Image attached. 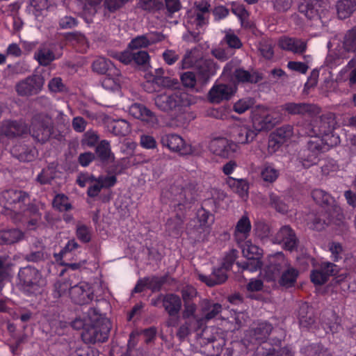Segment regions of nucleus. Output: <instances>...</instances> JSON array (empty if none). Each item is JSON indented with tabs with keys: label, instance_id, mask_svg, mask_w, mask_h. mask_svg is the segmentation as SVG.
Wrapping results in <instances>:
<instances>
[{
	"label": "nucleus",
	"instance_id": "f257e3e1",
	"mask_svg": "<svg viewBox=\"0 0 356 356\" xmlns=\"http://www.w3.org/2000/svg\"><path fill=\"white\" fill-rule=\"evenodd\" d=\"M337 125L335 115L329 113L323 116L320 121L318 129L312 128L306 134L309 136L307 149L300 154V162L304 168H309L318 161L320 152L327 150L340 143L339 136L334 133Z\"/></svg>",
	"mask_w": 356,
	"mask_h": 356
},
{
	"label": "nucleus",
	"instance_id": "f03ea898",
	"mask_svg": "<svg viewBox=\"0 0 356 356\" xmlns=\"http://www.w3.org/2000/svg\"><path fill=\"white\" fill-rule=\"evenodd\" d=\"M29 201L28 194L18 190H8L4 191L0 198V204L3 208V213L10 216L15 221H25L29 218L28 228L34 229L40 219L39 211L44 207L43 204L27 207Z\"/></svg>",
	"mask_w": 356,
	"mask_h": 356
},
{
	"label": "nucleus",
	"instance_id": "7ed1b4c3",
	"mask_svg": "<svg viewBox=\"0 0 356 356\" xmlns=\"http://www.w3.org/2000/svg\"><path fill=\"white\" fill-rule=\"evenodd\" d=\"M72 326L76 330L83 329L81 337L87 343L104 342L108 338L111 321L94 308L88 309L87 316L76 318Z\"/></svg>",
	"mask_w": 356,
	"mask_h": 356
},
{
	"label": "nucleus",
	"instance_id": "20e7f679",
	"mask_svg": "<svg viewBox=\"0 0 356 356\" xmlns=\"http://www.w3.org/2000/svg\"><path fill=\"white\" fill-rule=\"evenodd\" d=\"M184 68L194 67L197 70V77L191 72L184 73L181 80L186 87L193 88L197 83L205 84L213 76L218 67L210 59L202 58L199 49L195 48L187 53L182 60Z\"/></svg>",
	"mask_w": 356,
	"mask_h": 356
},
{
	"label": "nucleus",
	"instance_id": "39448f33",
	"mask_svg": "<svg viewBox=\"0 0 356 356\" xmlns=\"http://www.w3.org/2000/svg\"><path fill=\"white\" fill-rule=\"evenodd\" d=\"M260 275L267 282H275L280 277V284L289 288L295 284L298 272L289 265L283 253L278 252L268 256V264L261 271Z\"/></svg>",
	"mask_w": 356,
	"mask_h": 356
},
{
	"label": "nucleus",
	"instance_id": "423d86ee",
	"mask_svg": "<svg viewBox=\"0 0 356 356\" xmlns=\"http://www.w3.org/2000/svg\"><path fill=\"white\" fill-rule=\"evenodd\" d=\"M209 5L207 1H201L197 5L196 9L188 13L186 21V28L188 33L183 38L185 40H197L198 35L203 31L207 24V13Z\"/></svg>",
	"mask_w": 356,
	"mask_h": 356
},
{
	"label": "nucleus",
	"instance_id": "0eeeda50",
	"mask_svg": "<svg viewBox=\"0 0 356 356\" xmlns=\"http://www.w3.org/2000/svg\"><path fill=\"white\" fill-rule=\"evenodd\" d=\"M312 197L316 203L329 207V216L330 217L329 223L334 225L339 232L347 229V225L344 221L341 209L337 205L332 197L324 191L316 189L312 192Z\"/></svg>",
	"mask_w": 356,
	"mask_h": 356
},
{
	"label": "nucleus",
	"instance_id": "6e6552de",
	"mask_svg": "<svg viewBox=\"0 0 356 356\" xmlns=\"http://www.w3.org/2000/svg\"><path fill=\"white\" fill-rule=\"evenodd\" d=\"M22 290L28 296L41 293L44 280L40 273L35 268L26 266L19 270L18 273Z\"/></svg>",
	"mask_w": 356,
	"mask_h": 356
},
{
	"label": "nucleus",
	"instance_id": "1a4fd4ad",
	"mask_svg": "<svg viewBox=\"0 0 356 356\" xmlns=\"http://www.w3.org/2000/svg\"><path fill=\"white\" fill-rule=\"evenodd\" d=\"M156 106L162 111H169L177 106L186 107L193 104L191 95L186 92H165L154 98Z\"/></svg>",
	"mask_w": 356,
	"mask_h": 356
},
{
	"label": "nucleus",
	"instance_id": "9d476101",
	"mask_svg": "<svg viewBox=\"0 0 356 356\" xmlns=\"http://www.w3.org/2000/svg\"><path fill=\"white\" fill-rule=\"evenodd\" d=\"M241 249L243 256L248 259V261L243 266L239 263L237 265L243 270L254 273L261 268V259L263 256V250L257 245L252 243L250 240H246L238 245Z\"/></svg>",
	"mask_w": 356,
	"mask_h": 356
},
{
	"label": "nucleus",
	"instance_id": "9b49d317",
	"mask_svg": "<svg viewBox=\"0 0 356 356\" xmlns=\"http://www.w3.org/2000/svg\"><path fill=\"white\" fill-rule=\"evenodd\" d=\"M215 220L214 216L204 208L197 210L196 217L193 220V229H190V234L194 235L197 241L204 240L209 234L211 228Z\"/></svg>",
	"mask_w": 356,
	"mask_h": 356
},
{
	"label": "nucleus",
	"instance_id": "f8f14e48",
	"mask_svg": "<svg viewBox=\"0 0 356 356\" xmlns=\"http://www.w3.org/2000/svg\"><path fill=\"white\" fill-rule=\"evenodd\" d=\"M156 333V330L153 327L143 330L141 332L133 331L129 337L127 350L118 346H113L111 350V356H138L132 353V348L136 345L138 336L143 334L145 342L149 343L155 338Z\"/></svg>",
	"mask_w": 356,
	"mask_h": 356
},
{
	"label": "nucleus",
	"instance_id": "ddd939ff",
	"mask_svg": "<svg viewBox=\"0 0 356 356\" xmlns=\"http://www.w3.org/2000/svg\"><path fill=\"white\" fill-rule=\"evenodd\" d=\"M27 131L22 121H4L0 128V148L6 147L8 140L22 136Z\"/></svg>",
	"mask_w": 356,
	"mask_h": 356
},
{
	"label": "nucleus",
	"instance_id": "4468645a",
	"mask_svg": "<svg viewBox=\"0 0 356 356\" xmlns=\"http://www.w3.org/2000/svg\"><path fill=\"white\" fill-rule=\"evenodd\" d=\"M52 122L50 118L39 115L32 120L30 132L38 142L44 143L51 134Z\"/></svg>",
	"mask_w": 356,
	"mask_h": 356
},
{
	"label": "nucleus",
	"instance_id": "2eb2a0df",
	"mask_svg": "<svg viewBox=\"0 0 356 356\" xmlns=\"http://www.w3.org/2000/svg\"><path fill=\"white\" fill-rule=\"evenodd\" d=\"M129 112L131 115L140 120L147 127L156 129L159 127V119L156 113L143 104L139 103L131 104Z\"/></svg>",
	"mask_w": 356,
	"mask_h": 356
},
{
	"label": "nucleus",
	"instance_id": "dca6fc26",
	"mask_svg": "<svg viewBox=\"0 0 356 356\" xmlns=\"http://www.w3.org/2000/svg\"><path fill=\"white\" fill-rule=\"evenodd\" d=\"M209 147L213 154L225 159L233 156L240 149L237 143L225 138L213 139L210 142Z\"/></svg>",
	"mask_w": 356,
	"mask_h": 356
},
{
	"label": "nucleus",
	"instance_id": "f3484780",
	"mask_svg": "<svg viewBox=\"0 0 356 356\" xmlns=\"http://www.w3.org/2000/svg\"><path fill=\"white\" fill-rule=\"evenodd\" d=\"M278 122L279 120L273 118L263 106H257L252 112V124L257 131L270 129Z\"/></svg>",
	"mask_w": 356,
	"mask_h": 356
},
{
	"label": "nucleus",
	"instance_id": "a211bd4d",
	"mask_svg": "<svg viewBox=\"0 0 356 356\" xmlns=\"http://www.w3.org/2000/svg\"><path fill=\"white\" fill-rule=\"evenodd\" d=\"M161 143L170 151L177 152L183 155L192 153L191 145L185 143L184 139L175 134H165L161 136Z\"/></svg>",
	"mask_w": 356,
	"mask_h": 356
},
{
	"label": "nucleus",
	"instance_id": "6ab92c4d",
	"mask_svg": "<svg viewBox=\"0 0 356 356\" xmlns=\"http://www.w3.org/2000/svg\"><path fill=\"white\" fill-rule=\"evenodd\" d=\"M43 85V78L35 75L20 81L16 88L19 95L28 96L38 93L42 90Z\"/></svg>",
	"mask_w": 356,
	"mask_h": 356
},
{
	"label": "nucleus",
	"instance_id": "aec40b11",
	"mask_svg": "<svg viewBox=\"0 0 356 356\" xmlns=\"http://www.w3.org/2000/svg\"><path fill=\"white\" fill-rule=\"evenodd\" d=\"M83 10L89 15H95L100 8L103 0H83ZM128 0H104L105 8L111 12H113L122 7Z\"/></svg>",
	"mask_w": 356,
	"mask_h": 356
},
{
	"label": "nucleus",
	"instance_id": "412c9836",
	"mask_svg": "<svg viewBox=\"0 0 356 356\" xmlns=\"http://www.w3.org/2000/svg\"><path fill=\"white\" fill-rule=\"evenodd\" d=\"M236 87L231 84H215L209 92V99L212 103L227 100L236 92Z\"/></svg>",
	"mask_w": 356,
	"mask_h": 356
},
{
	"label": "nucleus",
	"instance_id": "4be33fe9",
	"mask_svg": "<svg viewBox=\"0 0 356 356\" xmlns=\"http://www.w3.org/2000/svg\"><path fill=\"white\" fill-rule=\"evenodd\" d=\"M338 272L336 265L330 262H323L319 270H313L311 273V280L316 285L323 284L329 276L335 275Z\"/></svg>",
	"mask_w": 356,
	"mask_h": 356
},
{
	"label": "nucleus",
	"instance_id": "5701e85b",
	"mask_svg": "<svg viewBox=\"0 0 356 356\" xmlns=\"http://www.w3.org/2000/svg\"><path fill=\"white\" fill-rule=\"evenodd\" d=\"M282 109L291 115H314L319 113V108L305 103L289 102L282 106Z\"/></svg>",
	"mask_w": 356,
	"mask_h": 356
},
{
	"label": "nucleus",
	"instance_id": "b1692460",
	"mask_svg": "<svg viewBox=\"0 0 356 356\" xmlns=\"http://www.w3.org/2000/svg\"><path fill=\"white\" fill-rule=\"evenodd\" d=\"M273 243L282 244L284 248L292 250L296 245L297 240L293 230L289 226H284L276 234Z\"/></svg>",
	"mask_w": 356,
	"mask_h": 356
},
{
	"label": "nucleus",
	"instance_id": "393cba45",
	"mask_svg": "<svg viewBox=\"0 0 356 356\" xmlns=\"http://www.w3.org/2000/svg\"><path fill=\"white\" fill-rule=\"evenodd\" d=\"M252 225L249 217L244 214L238 220L234 233V240L238 245L248 240L251 231Z\"/></svg>",
	"mask_w": 356,
	"mask_h": 356
},
{
	"label": "nucleus",
	"instance_id": "a878e982",
	"mask_svg": "<svg viewBox=\"0 0 356 356\" xmlns=\"http://www.w3.org/2000/svg\"><path fill=\"white\" fill-rule=\"evenodd\" d=\"M324 0H302L299 11L309 19H319L321 14L318 8L322 7Z\"/></svg>",
	"mask_w": 356,
	"mask_h": 356
},
{
	"label": "nucleus",
	"instance_id": "bb28decb",
	"mask_svg": "<svg viewBox=\"0 0 356 356\" xmlns=\"http://www.w3.org/2000/svg\"><path fill=\"white\" fill-rule=\"evenodd\" d=\"M55 48L56 47L53 44L42 45L35 53L34 57L40 65H48L61 55L60 53L54 51Z\"/></svg>",
	"mask_w": 356,
	"mask_h": 356
},
{
	"label": "nucleus",
	"instance_id": "cd10ccee",
	"mask_svg": "<svg viewBox=\"0 0 356 356\" xmlns=\"http://www.w3.org/2000/svg\"><path fill=\"white\" fill-rule=\"evenodd\" d=\"M271 330V325L266 322H259L248 332L244 341L250 343H253L256 341H261L269 335Z\"/></svg>",
	"mask_w": 356,
	"mask_h": 356
},
{
	"label": "nucleus",
	"instance_id": "c85d7f7f",
	"mask_svg": "<svg viewBox=\"0 0 356 356\" xmlns=\"http://www.w3.org/2000/svg\"><path fill=\"white\" fill-rule=\"evenodd\" d=\"M279 46L284 50L291 51L294 54H302L307 49L306 42L298 38L282 37L279 40Z\"/></svg>",
	"mask_w": 356,
	"mask_h": 356
},
{
	"label": "nucleus",
	"instance_id": "c756f323",
	"mask_svg": "<svg viewBox=\"0 0 356 356\" xmlns=\"http://www.w3.org/2000/svg\"><path fill=\"white\" fill-rule=\"evenodd\" d=\"M227 270L228 269H225L222 266L221 268H214L212 273L209 276L198 273L197 277L200 281L205 283L207 286H213L226 281L227 278L226 270Z\"/></svg>",
	"mask_w": 356,
	"mask_h": 356
},
{
	"label": "nucleus",
	"instance_id": "7c9ffc66",
	"mask_svg": "<svg viewBox=\"0 0 356 356\" xmlns=\"http://www.w3.org/2000/svg\"><path fill=\"white\" fill-rule=\"evenodd\" d=\"M51 6V5L48 0H31L27 7V10L37 20L40 21L47 15Z\"/></svg>",
	"mask_w": 356,
	"mask_h": 356
},
{
	"label": "nucleus",
	"instance_id": "2f4dec72",
	"mask_svg": "<svg viewBox=\"0 0 356 356\" xmlns=\"http://www.w3.org/2000/svg\"><path fill=\"white\" fill-rule=\"evenodd\" d=\"M225 183L234 193L242 199L245 200L248 197L249 184L245 179L227 177Z\"/></svg>",
	"mask_w": 356,
	"mask_h": 356
},
{
	"label": "nucleus",
	"instance_id": "473e14b6",
	"mask_svg": "<svg viewBox=\"0 0 356 356\" xmlns=\"http://www.w3.org/2000/svg\"><path fill=\"white\" fill-rule=\"evenodd\" d=\"M201 318H203V324L207 321L214 318L221 312V305L218 303H211L208 300H203L201 303Z\"/></svg>",
	"mask_w": 356,
	"mask_h": 356
},
{
	"label": "nucleus",
	"instance_id": "72a5a7b5",
	"mask_svg": "<svg viewBox=\"0 0 356 356\" xmlns=\"http://www.w3.org/2000/svg\"><path fill=\"white\" fill-rule=\"evenodd\" d=\"M257 131L252 130L245 125L238 127L236 129L234 137L236 140V143L246 144L252 142L257 136Z\"/></svg>",
	"mask_w": 356,
	"mask_h": 356
},
{
	"label": "nucleus",
	"instance_id": "f704fd0d",
	"mask_svg": "<svg viewBox=\"0 0 356 356\" xmlns=\"http://www.w3.org/2000/svg\"><path fill=\"white\" fill-rule=\"evenodd\" d=\"M108 130L115 136H126L130 131L129 123L125 120H113L107 123Z\"/></svg>",
	"mask_w": 356,
	"mask_h": 356
},
{
	"label": "nucleus",
	"instance_id": "c9c22d12",
	"mask_svg": "<svg viewBox=\"0 0 356 356\" xmlns=\"http://www.w3.org/2000/svg\"><path fill=\"white\" fill-rule=\"evenodd\" d=\"M121 83V75L120 70L113 69V70L104 78L102 85L104 88L110 91L118 90Z\"/></svg>",
	"mask_w": 356,
	"mask_h": 356
},
{
	"label": "nucleus",
	"instance_id": "e433bc0d",
	"mask_svg": "<svg viewBox=\"0 0 356 356\" xmlns=\"http://www.w3.org/2000/svg\"><path fill=\"white\" fill-rule=\"evenodd\" d=\"M164 282L163 277H152L140 280L134 288V292L138 293L143 290L145 286L152 291H158Z\"/></svg>",
	"mask_w": 356,
	"mask_h": 356
},
{
	"label": "nucleus",
	"instance_id": "4c0bfd02",
	"mask_svg": "<svg viewBox=\"0 0 356 356\" xmlns=\"http://www.w3.org/2000/svg\"><path fill=\"white\" fill-rule=\"evenodd\" d=\"M163 304L169 315L175 316L178 314L181 309V301L179 296L169 294L164 297Z\"/></svg>",
	"mask_w": 356,
	"mask_h": 356
},
{
	"label": "nucleus",
	"instance_id": "58836bf2",
	"mask_svg": "<svg viewBox=\"0 0 356 356\" xmlns=\"http://www.w3.org/2000/svg\"><path fill=\"white\" fill-rule=\"evenodd\" d=\"M321 326L326 334H334L338 332L341 329L339 317L333 312L327 314V316L323 320Z\"/></svg>",
	"mask_w": 356,
	"mask_h": 356
},
{
	"label": "nucleus",
	"instance_id": "ea45409f",
	"mask_svg": "<svg viewBox=\"0 0 356 356\" xmlns=\"http://www.w3.org/2000/svg\"><path fill=\"white\" fill-rule=\"evenodd\" d=\"M293 134V127L290 125L283 126L276 129L270 136V144L278 142L283 144L290 139Z\"/></svg>",
	"mask_w": 356,
	"mask_h": 356
},
{
	"label": "nucleus",
	"instance_id": "a19ab883",
	"mask_svg": "<svg viewBox=\"0 0 356 356\" xmlns=\"http://www.w3.org/2000/svg\"><path fill=\"white\" fill-rule=\"evenodd\" d=\"M195 200L194 194L191 188H181L179 192H177L173 198L174 205L178 207L182 206L187 207Z\"/></svg>",
	"mask_w": 356,
	"mask_h": 356
},
{
	"label": "nucleus",
	"instance_id": "79ce46f5",
	"mask_svg": "<svg viewBox=\"0 0 356 356\" xmlns=\"http://www.w3.org/2000/svg\"><path fill=\"white\" fill-rule=\"evenodd\" d=\"M356 10L355 0H339L337 4V15L341 19H346Z\"/></svg>",
	"mask_w": 356,
	"mask_h": 356
},
{
	"label": "nucleus",
	"instance_id": "37998d69",
	"mask_svg": "<svg viewBox=\"0 0 356 356\" xmlns=\"http://www.w3.org/2000/svg\"><path fill=\"white\" fill-rule=\"evenodd\" d=\"M234 76L238 82L241 83H257L261 77L255 72H250L242 68L235 70Z\"/></svg>",
	"mask_w": 356,
	"mask_h": 356
},
{
	"label": "nucleus",
	"instance_id": "c03bdc74",
	"mask_svg": "<svg viewBox=\"0 0 356 356\" xmlns=\"http://www.w3.org/2000/svg\"><path fill=\"white\" fill-rule=\"evenodd\" d=\"M23 233L17 229L0 232V245L10 244L20 241L23 238Z\"/></svg>",
	"mask_w": 356,
	"mask_h": 356
},
{
	"label": "nucleus",
	"instance_id": "a18cd8bd",
	"mask_svg": "<svg viewBox=\"0 0 356 356\" xmlns=\"http://www.w3.org/2000/svg\"><path fill=\"white\" fill-rule=\"evenodd\" d=\"M202 325L197 323V321L185 320L184 323L179 326L177 336L180 340H184L197 329L200 328Z\"/></svg>",
	"mask_w": 356,
	"mask_h": 356
},
{
	"label": "nucleus",
	"instance_id": "49530a36",
	"mask_svg": "<svg viewBox=\"0 0 356 356\" xmlns=\"http://www.w3.org/2000/svg\"><path fill=\"white\" fill-rule=\"evenodd\" d=\"M182 318L186 321H197V323L203 325V318L201 315L196 314V306L195 304L184 302V309L182 313Z\"/></svg>",
	"mask_w": 356,
	"mask_h": 356
},
{
	"label": "nucleus",
	"instance_id": "de8ad7c7",
	"mask_svg": "<svg viewBox=\"0 0 356 356\" xmlns=\"http://www.w3.org/2000/svg\"><path fill=\"white\" fill-rule=\"evenodd\" d=\"M92 69L97 73L104 74L107 72H112L116 69L113 63L104 57L97 58L92 63Z\"/></svg>",
	"mask_w": 356,
	"mask_h": 356
},
{
	"label": "nucleus",
	"instance_id": "09e8293b",
	"mask_svg": "<svg viewBox=\"0 0 356 356\" xmlns=\"http://www.w3.org/2000/svg\"><path fill=\"white\" fill-rule=\"evenodd\" d=\"M97 154L103 161L110 162L113 161L114 156L111 151V146L108 141L102 140L97 147Z\"/></svg>",
	"mask_w": 356,
	"mask_h": 356
},
{
	"label": "nucleus",
	"instance_id": "8fccbe9b",
	"mask_svg": "<svg viewBox=\"0 0 356 356\" xmlns=\"http://www.w3.org/2000/svg\"><path fill=\"white\" fill-rule=\"evenodd\" d=\"M279 171L270 164H265L261 170V177L264 181L272 183L278 176Z\"/></svg>",
	"mask_w": 356,
	"mask_h": 356
},
{
	"label": "nucleus",
	"instance_id": "3c124183",
	"mask_svg": "<svg viewBox=\"0 0 356 356\" xmlns=\"http://www.w3.org/2000/svg\"><path fill=\"white\" fill-rule=\"evenodd\" d=\"M343 47L347 51L356 53V28L350 30L345 35Z\"/></svg>",
	"mask_w": 356,
	"mask_h": 356
},
{
	"label": "nucleus",
	"instance_id": "603ef678",
	"mask_svg": "<svg viewBox=\"0 0 356 356\" xmlns=\"http://www.w3.org/2000/svg\"><path fill=\"white\" fill-rule=\"evenodd\" d=\"M254 104V100L253 98L244 97L234 103L233 110L238 114H242L250 108Z\"/></svg>",
	"mask_w": 356,
	"mask_h": 356
},
{
	"label": "nucleus",
	"instance_id": "864d4df0",
	"mask_svg": "<svg viewBox=\"0 0 356 356\" xmlns=\"http://www.w3.org/2000/svg\"><path fill=\"white\" fill-rule=\"evenodd\" d=\"M88 288V283L82 282L72 286L70 290V295L73 301L77 304L80 303L81 293H83V290Z\"/></svg>",
	"mask_w": 356,
	"mask_h": 356
},
{
	"label": "nucleus",
	"instance_id": "5fc2aeb1",
	"mask_svg": "<svg viewBox=\"0 0 356 356\" xmlns=\"http://www.w3.org/2000/svg\"><path fill=\"white\" fill-rule=\"evenodd\" d=\"M53 206L60 211H67L71 209V204L69 202L67 197L63 194H58L55 196Z\"/></svg>",
	"mask_w": 356,
	"mask_h": 356
},
{
	"label": "nucleus",
	"instance_id": "6e6d98bb",
	"mask_svg": "<svg viewBox=\"0 0 356 356\" xmlns=\"http://www.w3.org/2000/svg\"><path fill=\"white\" fill-rule=\"evenodd\" d=\"M23 151L20 152L17 147H13L10 149L11 153L17 156L19 160L24 162H28L32 161L35 156V149H31L29 152L24 151V148H22Z\"/></svg>",
	"mask_w": 356,
	"mask_h": 356
},
{
	"label": "nucleus",
	"instance_id": "4d7b16f0",
	"mask_svg": "<svg viewBox=\"0 0 356 356\" xmlns=\"http://www.w3.org/2000/svg\"><path fill=\"white\" fill-rule=\"evenodd\" d=\"M225 40L229 47L239 49L242 46V43L238 37L232 30L228 29L225 31Z\"/></svg>",
	"mask_w": 356,
	"mask_h": 356
},
{
	"label": "nucleus",
	"instance_id": "13d9d810",
	"mask_svg": "<svg viewBox=\"0 0 356 356\" xmlns=\"http://www.w3.org/2000/svg\"><path fill=\"white\" fill-rule=\"evenodd\" d=\"M211 115L220 120H229L234 118L232 109L227 106H222L213 110Z\"/></svg>",
	"mask_w": 356,
	"mask_h": 356
},
{
	"label": "nucleus",
	"instance_id": "bf43d9fd",
	"mask_svg": "<svg viewBox=\"0 0 356 356\" xmlns=\"http://www.w3.org/2000/svg\"><path fill=\"white\" fill-rule=\"evenodd\" d=\"M71 287V284L68 281H58L56 282L53 292L54 296L55 298H59L68 292L70 293Z\"/></svg>",
	"mask_w": 356,
	"mask_h": 356
},
{
	"label": "nucleus",
	"instance_id": "052dcab7",
	"mask_svg": "<svg viewBox=\"0 0 356 356\" xmlns=\"http://www.w3.org/2000/svg\"><path fill=\"white\" fill-rule=\"evenodd\" d=\"M148 46H149V43L146 34L136 37L129 44L130 49L145 48Z\"/></svg>",
	"mask_w": 356,
	"mask_h": 356
},
{
	"label": "nucleus",
	"instance_id": "680f3d73",
	"mask_svg": "<svg viewBox=\"0 0 356 356\" xmlns=\"http://www.w3.org/2000/svg\"><path fill=\"white\" fill-rule=\"evenodd\" d=\"M140 145L143 148L147 149H153L157 147L156 139L149 134H142L140 136Z\"/></svg>",
	"mask_w": 356,
	"mask_h": 356
},
{
	"label": "nucleus",
	"instance_id": "e2e57ef3",
	"mask_svg": "<svg viewBox=\"0 0 356 356\" xmlns=\"http://www.w3.org/2000/svg\"><path fill=\"white\" fill-rule=\"evenodd\" d=\"M76 236L80 241L87 243L91 238V230L84 225H79L76 228Z\"/></svg>",
	"mask_w": 356,
	"mask_h": 356
},
{
	"label": "nucleus",
	"instance_id": "0e129e2a",
	"mask_svg": "<svg viewBox=\"0 0 356 356\" xmlns=\"http://www.w3.org/2000/svg\"><path fill=\"white\" fill-rule=\"evenodd\" d=\"M238 255V251L235 249L230 250L224 257L222 266L225 269H229L235 261Z\"/></svg>",
	"mask_w": 356,
	"mask_h": 356
},
{
	"label": "nucleus",
	"instance_id": "69168bd1",
	"mask_svg": "<svg viewBox=\"0 0 356 356\" xmlns=\"http://www.w3.org/2000/svg\"><path fill=\"white\" fill-rule=\"evenodd\" d=\"M309 222L307 223L308 227L314 230L321 231L325 227V222L319 216H312L309 218Z\"/></svg>",
	"mask_w": 356,
	"mask_h": 356
},
{
	"label": "nucleus",
	"instance_id": "338daca9",
	"mask_svg": "<svg viewBox=\"0 0 356 356\" xmlns=\"http://www.w3.org/2000/svg\"><path fill=\"white\" fill-rule=\"evenodd\" d=\"M76 25V19L71 16L66 15L59 19V26L63 29H72Z\"/></svg>",
	"mask_w": 356,
	"mask_h": 356
},
{
	"label": "nucleus",
	"instance_id": "774afa93",
	"mask_svg": "<svg viewBox=\"0 0 356 356\" xmlns=\"http://www.w3.org/2000/svg\"><path fill=\"white\" fill-rule=\"evenodd\" d=\"M305 351L307 354V356H323L325 350L319 344H312L307 346Z\"/></svg>",
	"mask_w": 356,
	"mask_h": 356
}]
</instances>
